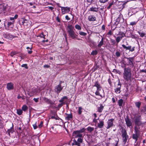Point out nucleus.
<instances>
[{"instance_id":"1","label":"nucleus","mask_w":146,"mask_h":146,"mask_svg":"<svg viewBox=\"0 0 146 146\" xmlns=\"http://www.w3.org/2000/svg\"><path fill=\"white\" fill-rule=\"evenodd\" d=\"M74 27L72 25H68L67 27V32L70 38L73 39H77L78 35L76 33L74 30Z\"/></svg>"},{"instance_id":"2","label":"nucleus","mask_w":146,"mask_h":146,"mask_svg":"<svg viewBox=\"0 0 146 146\" xmlns=\"http://www.w3.org/2000/svg\"><path fill=\"white\" fill-rule=\"evenodd\" d=\"M131 70L129 68H125L123 73V77L126 81L131 80Z\"/></svg>"},{"instance_id":"3","label":"nucleus","mask_w":146,"mask_h":146,"mask_svg":"<svg viewBox=\"0 0 146 146\" xmlns=\"http://www.w3.org/2000/svg\"><path fill=\"white\" fill-rule=\"evenodd\" d=\"M85 130V128H83L79 130L74 131L72 133V136L74 137V138H82L83 137L82 133L84 132Z\"/></svg>"},{"instance_id":"4","label":"nucleus","mask_w":146,"mask_h":146,"mask_svg":"<svg viewBox=\"0 0 146 146\" xmlns=\"http://www.w3.org/2000/svg\"><path fill=\"white\" fill-rule=\"evenodd\" d=\"M94 87H96L97 88V90L95 93V94L96 96H99L101 97V98H102V96L100 94L99 91L101 90V87L100 83L98 81H96L95 82L94 85L93 86Z\"/></svg>"},{"instance_id":"5","label":"nucleus","mask_w":146,"mask_h":146,"mask_svg":"<svg viewBox=\"0 0 146 146\" xmlns=\"http://www.w3.org/2000/svg\"><path fill=\"white\" fill-rule=\"evenodd\" d=\"M123 141V143L125 144L127 142V141L129 138V136L127 135L126 131L124 129H123L121 131Z\"/></svg>"},{"instance_id":"6","label":"nucleus","mask_w":146,"mask_h":146,"mask_svg":"<svg viewBox=\"0 0 146 146\" xmlns=\"http://www.w3.org/2000/svg\"><path fill=\"white\" fill-rule=\"evenodd\" d=\"M126 58L127 60V62L125 64L129 66L130 67H133V62L134 58V57Z\"/></svg>"},{"instance_id":"7","label":"nucleus","mask_w":146,"mask_h":146,"mask_svg":"<svg viewBox=\"0 0 146 146\" xmlns=\"http://www.w3.org/2000/svg\"><path fill=\"white\" fill-rule=\"evenodd\" d=\"M83 141V139L81 138H79L77 140V141H76L75 139L73 140V142L72 143V145H76L78 146H80V143H82Z\"/></svg>"},{"instance_id":"8","label":"nucleus","mask_w":146,"mask_h":146,"mask_svg":"<svg viewBox=\"0 0 146 146\" xmlns=\"http://www.w3.org/2000/svg\"><path fill=\"white\" fill-rule=\"evenodd\" d=\"M62 82H60L59 84L55 87L54 91L58 94H59L63 89V87H62Z\"/></svg>"},{"instance_id":"9","label":"nucleus","mask_w":146,"mask_h":146,"mask_svg":"<svg viewBox=\"0 0 146 146\" xmlns=\"http://www.w3.org/2000/svg\"><path fill=\"white\" fill-rule=\"evenodd\" d=\"M140 116H136L135 117V124L136 125H140L142 124Z\"/></svg>"},{"instance_id":"10","label":"nucleus","mask_w":146,"mask_h":146,"mask_svg":"<svg viewBox=\"0 0 146 146\" xmlns=\"http://www.w3.org/2000/svg\"><path fill=\"white\" fill-rule=\"evenodd\" d=\"M61 8L62 13L63 14L68 13L70 11V8L68 7H62L59 6Z\"/></svg>"},{"instance_id":"11","label":"nucleus","mask_w":146,"mask_h":146,"mask_svg":"<svg viewBox=\"0 0 146 146\" xmlns=\"http://www.w3.org/2000/svg\"><path fill=\"white\" fill-rule=\"evenodd\" d=\"M114 121V119H111L108 120L107 122V126L106 127L107 129H108L113 126Z\"/></svg>"},{"instance_id":"12","label":"nucleus","mask_w":146,"mask_h":146,"mask_svg":"<svg viewBox=\"0 0 146 146\" xmlns=\"http://www.w3.org/2000/svg\"><path fill=\"white\" fill-rule=\"evenodd\" d=\"M125 119L127 126L130 128H131V127H132V123L128 117L127 116L126 118H125Z\"/></svg>"},{"instance_id":"13","label":"nucleus","mask_w":146,"mask_h":146,"mask_svg":"<svg viewBox=\"0 0 146 146\" xmlns=\"http://www.w3.org/2000/svg\"><path fill=\"white\" fill-rule=\"evenodd\" d=\"M121 87V83L119 80L117 86V87L114 90L115 92L117 94H119L121 92L120 89Z\"/></svg>"},{"instance_id":"14","label":"nucleus","mask_w":146,"mask_h":146,"mask_svg":"<svg viewBox=\"0 0 146 146\" xmlns=\"http://www.w3.org/2000/svg\"><path fill=\"white\" fill-rule=\"evenodd\" d=\"M135 133L133 135L132 137L133 139L135 140V143H136L140 134L136 132H135Z\"/></svg>"},{"instance_id":"15","label":"nucleus","mask_w":146,"mask_h":146,"mask_svg":"<svg viewBox=\"0 0 146 146\" xmlns=\"http://www.w3.org/2000/svg\"><path fill=\"white\" fill-rule=\"evenodd\" d=\"M126 36L128 37H131L133 38H136V36L135 35H133L131 32L129 31L127 32Z\"/></svg>"},{"instance_id":"16","label":"nucleus","mask_w":146,"mask_h":146,"mask_svg":"<svg viewBox=\"0 0 146 146\" xmlns=\"http://www.w3.org/2000/svg\"><path fill=\"white\" fill-rule=\"evenodd\" d=\"M13 84L11 82L8 83L7 84V88L8 90H13Z\"/></svg>"},{"instance_id":"17","label":"nucleus","mask_w":146,"mask_h":146,"mask_svg":"<svg viewBox=\"0 0 146 146\" xmlns=\"http://www.w3.org/2000/svg\"><path fill=\"white\" fill-rule=\"evenodd\" d=\"M12 127L10 129H8L7 132L8 133L9 136H10V133H12L14 132V130L13 129V125L12 124Z\"/></svg>"},{"instance_id":"18","label":"nucleus","mask_w":146,"mask_h":146,"mask_svg":"<svg viewBox=\"0 0 146 146\" xmlns=\"http://www.w3.org/2000/svg\"><path fill=\"white\" fill-rule=\"evenodd\" d=\"M140 125H136L134 127L135 132H136L140 134V132L141 131Z\"/></svg>"},{"instance_id":"19","label":"nucleus","mask_w":146,"mask_h":146,"mask_svg":"<svg viewBox=\"0 0 146 146\" xmlns=\"http://www.w3.org/2000/svg\"><path fill=\"white\" fill-rule=\"evenodd\" d=\"M104 125V121L101 120H99V122L98 123L97 127L100 128H102Z\"/></svg>"},{"instance_id":"20","label":"nucleus","mask_w":146,"mask_h":146,"mask_svg":"<svg viewBox=\"0 0 146 146\" xmlns=\"http://www.w3.org/2000/svg\"><path fill=\"white\" fill-rule=\"evenodd\" d=\"M66 116L65 118V120L67 121H68L71 119H72L73 117L72 115V113L68 114L67 113H66Z\"/></svg>"},{"instance_id":"21","label":"nucleus","mask_w":146,"mask_h":146,"mask_svg":"<svg viewBox=\"0 0 146 146\" xmlns=\"http://www.w3.org/2000/svg\"><path fill=\"white\" fill-rule=\"evenodd\" d=\"M88 19L90 21H96V17L93 15L89 16Z\"/></svg>"},{"instance_id":"22","label":"nucleus","mask_w":146,"mask_h":146,"mask_svg":"<svg viewBox=\"0 0 146 146\" xmlns=\"http://www.w3.org/2000/svg\"><path fill=\"white\" fill-rule=\"evenodd\" d=\"M3 36L6 38L11 39L12 38V36L9 34L5 33L3 34Z\"/></svg>"},{"instance_id":"23","label":"nucleus","mask_w":146,"mask_h":146,"mask_svg":"<svg viewBox=\"0 0 146 146\" xmlns=\"http://www.w3.org/2000/svg\"><path fill=\"white\" fill-rule=\"evenodd\" d=\"M122 19V15H120L116 19V23L118 24L119 22L120 21L121 19Z\"/></svg>"},{"instance_id":"24","label":"nucleus","mask_w":146,"mask_h":146,"mask_svg":"<svg viewBox=\"0 0 146 146\" xmlns=\"http://www.w3.org/2000/svg\"><path fill=\"white\" fill-rule=\"evenodd\" d=\"M104 108V106L102 104H101L100 107H98V111L99 112H101L103 110Z\"/></svg>"},{"instance_id":"25","label":"nucleus","mask_w":146,"mask_h":146,"mask_svg":"<svg viewBox=\"0 0 146 146\" xmlns=\"http://www.w3.org/2000/svg\"><path fill=\"white\" fill-rule=\"evenodd\" d=\"M124 48H125L126 49H129L131 51H133L134 50V48H131V46H123Z\"/></svg>"},{"instance_id":"26","label":"nucleus","mask_w":146,"mask_h":146,"mask_svg":"<svg viewBox=\"0 0 146 146\" xmlns=\"http://www.w3.org/2000/svg\"><path fill=\"white\" fill-rule=\"evenodd\" d=\"M68 99V98L66 96H64L60 100H59V102L60 103H64L63 102L64 100H66Z\"/></svg>"},{"instance_id":"27","label":"nucleus","mask_w":146,"mask_h":146,"mask_svg":"<svg viewBox=\"0 0 146 146\" xmlns=\"http://www.w3.org/2000/svg\"><path fill=\"white\" fill-rule=\"evenodd\" d=\"M89 11H94L95 12H97L98 11V8L95 7H92L90 8L89 10Z\"/></svg>"},{"instance_id":"28","label":"nucleus","mask_w":146,"mask_h":146,"mask_svg":"<svg viewBox=\"0 0 146 146\" xmlns=\"http://www.w3.org/2000/svg\"><path fill=\"white\" fill-rule=\"evenodd\" d=\"M75 27L76 29L79 31H80L82 29L81 26L78 24L76 25L75 26Z\"/></svg>"},{"instance_id":"29","label":"nucleus","mask_w":146,"mask_h":146,"mask_svg":"<svg viewBox=\"0 0 146 146\" xmlns=\"http://www.w3.org/2000/svg\"><path fill=\"white\" fill-rule=\"evenodd\" d=\"M102 39L99 42V43L98 46H102L104 44V38L102 36Z\"/></svg>"},{"instance_id":"30","label":"nucleus","mask_w":146,"mask_h":146,"mask_svg":"<svg viewBox=\"0 0 146 146\" xmlns=\"http://www.w3.org/2000/svg\"><path fill=\"white\" fill-rule=\"evenodd\" d=\"M45 35H44V33L42 32L40 34L37 36V37H39L41 38H43L44 39L45 38Z\"/></svg>"},{"instance_id":"31","label":"nucleus","mask_w":146,"mask_h":146,"mask_svg":"<svg viewBox=\"0 0 146 146\" xmlns=\"http://www.w3.org/2000/svg\"><path fill=\"white\" fill-rule=\"evenodd\" d=\"M123 101L122 99L119 100L118 101V104L119 106H121L123 104Z\"/></svg>"},{"instance_id":"32","label":"nucleus","mask_w":146,"mask_h":146,"mask_svg":"<svg viewBox=\"0 0 146 146\" xmlns=\"http://www.w3.org/2000/svg\"><path fill=\"white\" fill-rule=\"evenodd\" d=\"M87 129V130L88 131H89L90 133H91L92 131L94 130V128L93 127H88Z\"/></svg>"},{"instance_id":"33","label":"nucleus","mask_w":146,"mask_h":146,"mask_svg":"<svg viewBox=\"0 0 146 146\" xmlns=\"http://www.w3.org/2000/svg\"><path fill=\"white\" fill-rule=\"evenodd\" d=\"M125 36V33L123 32H122L120 33L118 36L120 38H121V39H122L123 37L124 36Z\"/></svg>"},{"instance_id":"34","label":"nucleus","mask_w":146,"mask_h":146,"mask_svg":"<svg viewBox=\"0 0 146 146\" xmlns=\"http://www.w3.org/2000/svg\"><path fill=\"white\" fill-rule=\"evenodd\" d=\"M82 108L81 107H78V113L79 115L81 114L82 112Z\"/></svg>"},{"instance_id":"35","label":"nucleus","mask_w":146,"mask_h":146,"mask_svg":"<svg viewBox=\"0 0 146 146\" xmlns=\"http://www.w3.org/2000/svg\"><path fill=\"white\" fill-rule=\"evenodd\" d=\"M17 113L18 115H20L22 114V113H23V111H22V110H21L20 109H17Z\"/></svg>"},{"instance_id":"36","label":"nucleus","mask_w":146,"mask_h":146,"mask_svg":"<svg viewBox=\"0 0 146 146\" xmlns=\"http://www.w3.org/2000/svg\"><path fill=\"white\" fill-rule=\"evenodd\" d=\"M28 109V107L26 105H24L22 107V110L25 111H26Z\"/></svg>"},{"instance_id":"37","label":"nucleus","mask_w":146,"mask_h":146,"mask_svg":"<svg viewBox=\"0 0 146 146\" xmlns=\"http://www.w3.org/2000/svg\"><path fill=\"white\" fill-rule=\"evenodd\" d=\"M79 34L81 36H85L87 35V33L82 31H79Z\"/></svg>"},{"instance_id":"38","label":"nucleus","mask_w":146,"mask_h":146,"mask_svg":"<svg viewBox=\"0 0 146 146\" xmlns=\"http://www.w3.org/2000/svg\"><path fill=\"white\" fill-rule=\"evenodd\" d=\"M17 53V52L16 51H12L11 52L10 55L11 56L13 57L14 55Z\"/></svg>"},{"instance_id":"39","label":"nucleus","mask_w":146,"mask_h":146,"mask_svg":"<svg viewBox=\"0 0 146 146\" xmlns=\"http://www.w3.org/2000/svg\"><path fill=\"white\" fill-rule=\"evenodd\" d=\"M0 6H1V7H2V11H4V12L6 11V7L5 6H4L3 5L1 4L0 5Z\"/></svg>"},{"instance_id":"40","label":"nucleus","mask_w":146,"mask_h":146,"mask_svg":"<svg viewBox=\"0 0 146 146\" xmlns=\"http://www.w3.org/2000/svg\"><path fill=\"white\" fill-rule=\"evenodd\" d=\"M135 105L137 107L139 108L141 105V103L139 102H136L135 103Z\"/></svg>"},{"instance_id":"41","label":"nucleus","mask_w":146,"mask_h":146,"mask_svg":"<svg viewBox=\"0 0 146 146\" xmlns=\"http://www.w3.org/2000/svg\"><path fill=\"white\" fill-rule=\"evenodd\" d=\"M98 53V52L97 50H95L92 51V52L91 54L93 55H96Z\"/></svg>"},{"instance_id":"42","label":"nucleus","mask_w":146,"mask_h":146,"mask_svg":"<svg viewBox=\"0 0 146 146\" xmlns=\"http://www.w3.org/2000/svg\"><path fill=\"white\" fill-rule=\"evenodd\" d=\"M137 21L135 22V21H133L131 23H130V25H132V26H133L134 25H135L137 23Z\"/></svg>"},{"instance_id":"43","label":"nucleus","mask_w":146,"mask_h":146,"mask_svg":"<svg viewBox=\"0 0 146 146\" xmlns=\"http://www.w3.org/2000/svg\"><path fill=\"white\" fill-rule=\"evenodd\" d=\"M138 33L140 36L141 37H143L145 35V34L144 33H143L138 32Z\"/></svg>"},{"instance_id":"44","label":"nucleus","mask_w":146,"mask_h":146,"mask_svg":"<svg viewBox=\"0 0 146 146\" xmlns=\"http://www.w3.org/2000/svg\"><path fill=\"white\" fill-rule=\"evenodd\" d=\"M43 125V122L42 121H41L40 122V124H39V125H38V127L40 128L42 127Z\"/></svg>"},{"instance_id":"45","label":"nucleus","mask_w":146,"mask_h":146,"mask_svg":"<svg viewBox=\"0 0 146 146\" xmlns=\"http://www.w3.org/2000/svg\"><path fill=\"white\" fill-rule=\"evenodd\" d=\"M121 40V38H120L119 36H117L116 39V40L117 43H118Z\"/></svg>"},{"instance_id":"46","label":"nucleus","mask_w":146,"mask_h":146,"mask_svg":"<svg viewBox=\"0 0 146 146\" xmlns=\"http://www.w3.org/2000/svg\"><path fill=\"white\" fill-rule=\"evenodd\" d=\"M27 21L25 19H23V21L22 22V23L23 25H25V24L27 22Z\"/></svg>"},{"instance_id":"47","label":"nucleus","mask_w":146,"mask_h":146,"mask_svg":"<svg viewBox=\"0 0 146 146\" xmlns=\"http://www.w3.org/2000/svg\"><path fill=\"white\" fill-rule=\"evenodd\" d=\"M115 54H116V56L117 57H119L120 56L121 54L120 52H119L118 51H117L116 52Z\"/></svg>"},{"instance_id":"48","label":"nucleus","mask_w":146,"mask_h":146,"mask_svg":"<svg viewBox=\"0 0 146 146\" xmlns=\"http://www.w3.org/2000/svg\"><path fill=\"white\" fill-rule=\"evenodd\" d=\"M21 67H24L27 69L28 68V67L27 66V64H22L21 65Z\"/></svg>"},{"instance_id":"49","label":"nucleus","mask_w":146,"mask_h":146,"mask_svg":"<svg viewBox=\"0 0 146 146\" xmlns=\"http://www.w3.org/2000/svg\"><path fill=\"white\" fill-rule=\"evenodd\" d=\"M36 123H37V122H35V124L33 125V128L34 129H36L37 127Z\"/></svg>"},{"instance_id":"50","label":"nucleus","mask_w":146,"mask_h":146,"mask_svg":"<svg viewBox=\"0 0 146 146\" xmlns=\"http://www.w3.org/2000/svg\"><path fill=\"white\" fill-rule=\"evenodd\" d=\"M64 104V103H61L60 104H59L58 106L57 107L58 108H61Z\"/></svg>"},{"instance_id":"51","label":"nucleus","mask_w":146,"mask_h":146,"mask_svg":"<svg viewBox=\"0 0 146 146\" xmlns=\"http://www.w3.org/2000/svg\"><path fill=\"white\" fill-rule=\"evenodd\" d=\"M108 0H100V1L101 3H104L107 1Z\"/></svg>"},{"instance_id":"52","label":"nucleus","mask_w":146,"mask_h":146,"mask_svg":"<svg viewBox=\"0 0 146 146\" xmlns=\"http://www.w3.org/2000/svg\"><path fill=\"white\" fill-rule=\"evenodd\" d=\"M99 119V118L98 119H96V118H94L93 119V121L94 123H96L97 122V120Z\"/></svg>"},{"instance_id":"53","label":"nucleus","mask_w":146,"mask_h":146,"mask_svg":"<svg viewBox=\"0 0 146 146\" xmlns=\"http://www.w3.org/2000/svg\"><path fill=\"white\" fill-rule=\"evenodd\" d=\"M38 99H39V98H33V100L36 102H37L38 101Z\"/></svg>"},{"instance_id":"54","label":"nucleus","mask_w":146,"mask_h":146,"mask_svg":"<svg viewBox=\"0 0 146 146\" xmlns=\"http://www.w3.org/2000/svg\"><path fill=\"white\" fill-rule=\"evenodd\" d=\"M56 20L58 22L60 23V20L58 17H57L56 18Z\"/></svg>"},{"instance_id":"55","label":"nucleus","mask_w":146,"mask_h":146,"mask_svg":"<svg viewBox=\"0 0 146 146\" xmlns=\"http://www.w3.org/2000/svg\"><path fill=\"white\" fill-rule=\"evenodd\" d=\"M65 19L67 21H69L70 20V18L68 17V15H66L65 16Z\"/></svg>"},{"instance_id":"56","label":"nucleus","mask_w":146,"mask_h":146,"mask_svg":"<svg viewBox=\"0 0 146 146\" xmlns=\"http://www.w3.org/2000/svg\"><path fill=\"white\" fill-rule=\"evenodd\" d=\"M28 94L30 96H31L33 95V93L31 92H30Z\"/></svg>"},{"instance_id":"57","label":"nucleus","mask_w":146,"mask_h":146,"mask_svg":"<svg viewBox=\"0 0 146 146\" xmlns=\"http://www.w3.org/2000/svg\"><path fill=\"white\" fill-rule=\"evenodd\" d=\"M94 0H86L87 2L90 3H91Z\"/></svg>"},{"instance_id":"58","label":"nucleus","mask_w":146,"mask_h":146,"mask_svg":"<svg viewBox=\"0 0 146 146\" xmlns=\"http://www.w3.org/2000/svg\"><path fill=\"white\" fill-rule=\"evenodd\" d=\"M50 67V66L46 64L44 66V68H48Z\"/></svg>"},{"instance_id":"59","label":"nucleus","mask_w":146,"mask_h":146,"mask_svg":"<svg viewBox=\"0 0 146 146\" xmlns=\"http://www.w3.org/2000/svg\"><path fill=\"white\" fill-rule=\"evenodd\" d=\"M28 53L29 54H31L32 52V51L31 50H27Z\"/></svg>"},{"instance_id":"60","label":"nucleus","mask_w":146,"mask_h":146,"mask_svg":"<svg viewBox=\"0 0 146 146\" xmlns=\"http://www.w3.org/2000/svg\"><path fill=\"white\" fill-rule=\"evenodd\" d=\"M3 127V124L0 121V128H2Z\"/></svg>"},{"instance_id":"61","label":"nucleus","mask_w":146,"mask_h":146,"mask_svg":"<svg viewBox=\"0 0 146 146\" xmlns=\"http://www.w3.org/2000/svg\"><path fill=\"white\" fill-rule=\"evenodd\" d=\"M108 82H109V84L110 85H111V80L110 79H109L108 80Z\"/></svg>"},{"instance_id":"62","label":"nucleus","mask_w":146,"mask_h":146,"mask_svg":"<svg viewBox=\"0 0 146 146\" xmlns=\"http://www.w3.org/2000/svg\"><path fill=\"white\" fill-rule=\"evenodd\" d=\"M48 8H49L50 9V10H52L53 9H54V8L53 7H49V6H48Z\"/></svg>"},{"instance_id":"63","label":"nucleus","mask_w":146,"mask_h":146,"mask_svg":"<svg viewBox=\"0 0 146 146\" xmlns=\"http://www.w3.org/2000/svg\"><path fill=\"white\" fill-rule=\"evenodd\" d=\"M112 100L113 103H115V100L114 98H112Z\"/></svg>"},{"instance_id":"64","label":"nucleus","mask_w":146,"mask_h":146,"mask_svg":"<svg viewBox=\"0 0 146 146\" xmlns=\"http://www.w3.org/2000/svg\"><path fill=\"white\" fill-rule=\"evenodd\" d=\"M112 33L111 31H110L108 33V35H111Z\"/></svg>"}]
</instances>
